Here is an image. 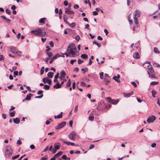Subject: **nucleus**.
<instances>
[{
  "instance_id": "nucleus-64",
  "label": "nucleus",
  "mask_w": 160,
  "mask_h": 160,
  "mask_svg": "<svg viewBox=\"0 0 160 160\" xmlns=\"http://www.w3.org/2000/svg\"><path fill=\"white\" fill-rule=\"evenodd\" d=\"M64 4L65 6H67L68 5V3L67 1H65L64 2Z\"/></svg>"
},
{
  "instance_id": "nucleus-59",
  "label": "nucleus",
  "mask_w": 160,
  "mask_h": 160,
  "mask_svg": "<svg viewBox=\"0 0 160 160\" xmlns=\"http://www.w3.org/2000/svg\"><path fill=\"white\" fill-rule=\"evenodd\" d=\"M92 13H93V15H95V16L97 15L98 14V12L96 11H94Z\"/></svg>"
},
{
  "instance_id": "nucleus-29",
  "label": "nucleus",
  "mask_w": 160,
  "mask_h": 160,
  "mask_svg": "<svg viewBox=\"0 0 160 160\" xmlns=\"http://www.w3.org/2000/svg\"><path fill=\"white\" fill-rule=\"evenodd\" d=\"M148 75H149V76H150V77L151 78H156V77L155 76V75L154 74L152 73V74H151V75L150 72H148Z\"/></svg>"
},
{
  "instance_id": "nucleus-1",
  "label": "nucleus",
  "mask_w": 160,
  "mask_h": 160,
  "mask_svg": "<svg viewBox=\"0 0 160 160\" xmlns=\"http://www.w3.org/2000/svg\"><path fill=\"white\" fill-rule=\"evenodd\" d=\"M12 150L10 147L8 146L6 147L5 156L6 158H9L12 155Z\"/></svg>"
},
{
  "instance_id": "nucleus-60",
  "label": "nucleus",
  "mask_w": 160,
  "mask_h": 160,
  "mask_svg": "<svg viewBox=\"0 0 160 160\" xmlns=\"http://www.w3.org/2000/svg\"><path fill=\"white\" fill-rule=\"evenodd\" d=\"M131 84L134 86L135 88L136 87H137V85L135 82H131Z\"/></svg>"
},
{
  "instance_id": "nucleus-43",
  "label": "nucleus",
  "mask_w": 160,
  "mask_h": 160,
  "mask_svg": "<svg viewBox=\"0 0 160 160\" xmlns=\"http://www.w3.org/2000/svg\"><path fill=\"white\" fill-rule=\"evenodd\" d=\"M19 156V154L17 155L14 156L12 157V159L14 160L15 159L18 158Z\"/></svg>"
},
{
  "instance_id": "nucleus-28",
  "label": "nucleus",
  "mask_w": 160,
  "mask_h": 160,
  "mask_svg": "<svg viewBox=\"0 0 160 160\" xmlns=\"http://www.w3.org/2000/svg\"><path fill=\"white\" fill-rule=\"evenodd\" d=\"M88 69L87 68H82L81 69V71L83 72V73H84L85 72H88Z\"/></svg>"
},
{
  "instance_id": "nucleus-10",
  "label": "nucleus",
  "mask_w": 160,
  "mask_h": 160,
  "mask_svg": "<svg viewBox=\"0 0 160 160\" xmlns=\"http://www.w3.org/2000/svg\"><path fill=\"white\" fill-rule=\"evenodd\" d=\"M31 33L32 35L37 36H39V28H38L35 30H32L31 32Z\"/></svg>"
},
{
  "instance_id": "nucleus-9",
  "label": "nucleus",
  "mask_w": 160,
  "mask_h": 160,
  "mask_svg": "<svg viewBox=\"0 0 160 160\" xmlns=\"http://www.w3.org/2000/svg\"><path fill=\"white\" fill-rule=\"evenodd\" d=\"M39 36H43L46 35V32L43 29L39 28Z\"/></svg>"
},
{
  "instance_id": "nucleus-55",
  "label": "nucleus",
  "mask_w": 160,
  "mask_h": 160,
  "mask_svg": "<svg viewBox=\"0 0 160 160\" xmlns=\"http://www.w3.org/2000/svg\"><path fill=\"white\" fill-rule=\"evenodd\" d=\"M76 59L71 60L70 61V63L72 64H73L74 62H76Z\"/></svg>"
},
{
  "instance_id": "nucleus-25",
  "label": "nucleus",
  "mask_w": 160,
  "mask_h": 160,
  "mask_svg": "<svg viewBox=\"0 0 160 160\" xmlns=\"http://www.w3.org/2000/svg\"><path fill=\"white\" fill-rule=\"evenodd\" d=\"M62 112H61V114L58 115L57 116H55L54 117L55 118L57 119V118H61L62 117Z\"/></svg>"
},
{
  "instance_id": "nucleus-4",
  "label": "nucleus",
  "mask_w": 160,
  "mask_h": 160,
  "mask_svg": "<svg viewBox=\"0 0 160 160\" xmlns=\"http://www.w3.org/2000/svg\"><path fill=\"white\" fill-rule=\"evenodd\" d=\"M76 133L74 131H72L68 135V137L70 139L74 140L76 139Z\"/></svg>"
},
{
  "instance_id": "nucleus-52",
  "label": "nucleus",
  "mask_w": 160,
  "mask_h": 160,
  "mask_svg": "<svg viewBox=\"0 0 160 160\" xmlns=\"http://www.w3.org/2000/svg\"><path fill=\"white\" fill-rule=\"evenodd\" d=\"M5 21L8 24H9L11 21V20L8 19L7 18H6Z\"/></svg>"
},
{
  "instance_id": "nucleus-48",
  "label": "nucleus",
  "mask_w": 160,
  "mask_h": 160,
  "mask_svg": "<svg viewBox=\"0 0 160 160\" xmlns=\"http://www.w3.org/2000/svg\"><path fill=\"white\" fill-rule=\"evenodd\" d=\"M154 52L155 53H159L160 52L158 51V49L157 48H154Z\"/></svg>"
},
{
  "instance_id": "nucleus-41",
  "label": "nucleus",
  "mask_w": 160,
  "mask_h": 160,
  "mask_svg": "<svg viewBox=\"0 0 160 160\" xmlns=\"http://www.w3.org/2000/svg\"><path fill=\"white\" fill-rule=\"evenodd\" d=\"M47 54H48V58H50V57H51L52 55V52H47Z\"/></svg>"
},
{
  "instance_id": "nucleus-7",
  "label": "nucleus",
  "mask_w": 160,
  "mask_h": 160,
  "mask_svg": "<svg viewBox=\"0 0 160 160\" xmlns=\"http://www.w3.org/2000/svg\"><path fill=\"white\" fill-rule=\"evenodd\" d=\"M70 7H68L67 8H66L65 9V13L68 14H74V12L71 10L70 9Z\"/></svg>"
},
{
  "instance_id": "nucleus-3",
  "label": "nucleus",
  "mask_w": 160,
  "mask_h": 160,
  "mask_svg": "<svg viewBox=\"0 0 160 160\" xmlns=\"http://www.w3.org/2000/svg\"><path fill=\"white\" fill-rule=\"evenodd\" d=\"M106 98L109 103L114 105L117 104L119 102V100H114L112 99L110 97H107Z\"/></svg>"
},
{
  "instance_id": "nucleus-6",
  "label": "nucleus",
  "mask_w": 160,
  "mask_h": 160,
  "mask_svg": "<svg viewBox=\"0 0 160 160\" xmlns=\"http://www.w3.org/2000/svg\"><path fill=\"white\" fill-rule=\"evenodd\" d=\"M74 50V49H70V48H67V51L69 53L70 55L71 54L72 57H74L76 54Z\"/></svg>"
},
{
  "instance_id": "nucleus-30",
  "label": "nucleus",
  "mask_w": 160,
  "mask_h": 160,
  "mask_svg": "<svg viewBox=\"0 0 160 160\" xmlns=\"http://www.w3.org/2000/svg\"><path fill=\"white\" fill-rule=\"evenodd\" d=\"M45 18H41L39 20V22L40 23L44 24L45 23V22L44 21V20H45Z\"/></svg>"
},
{
  "instance_id": "nucleus-62",
  "label": "nucleus",
  "mask_w": 160,
  "mask_h": 160,
  "mask_svg": "<svg viewBox=\"0 0 160 160\" xmlns=\"http://www.w3.org/2000/svg\"><path fill=\"white\" fill-rule=\"evenodd\" d=\"M47 49L46 50V52H48L51 49V48L49 46H47L46 47Z\"/></svg>"
},
{
  "instance_id": "nucleus-17",
  "label": "nucleus",
  "mask_w": 160,
  "mask_h": 160,
  "mask_svg": "<svg viewBox=\"0 0 160 160\" xmlns=\"http://www.w3.org/2000/svg\"><path fill=\"white\" fill-rule=\"evenodd\" d=\"M67 24L72 28H74L76 25V24L75 22H72L71 23H70L68 22V23H67Z\"/></svg>"
},
{
  "instance_id": "nucleus-36",
  "label": "nucleus",
  "mask_w": 160,
  "mask_h": 160,
  "mask_svg": "<svg viewBox=\"0 0 160 160\" xmlns=\"http://www.w3.org/2000/svg\"><path fill=\"white\" fill-rule=\"evenodd\" d=\"M71 85V82L70 80L69 79L68 81L67 82L66 86L67 87H69Z\"/></svg>"
},
{
  "instance_id": "nucleus-22",
  "label": "nucleus",
  "mask_w": 160,
  "mask_h": 160,
  "mask_svg": "<svg viewBox=\"0 0 160 160\" xmlns=\"http://www.w3.org/2000/svg\"><path fill=\"white\" fill-rule=\"evenodd\" d=\"M63 153V152L62 151H59L58 153L54 155V156L56 158H58Z\"/></svg>"
},
{
  "instance_id": "nucleus-42",
  "label": "nucleus",
  "mask_w": 160,
  "mask_h": 160,
  "mask_svg": "<svg viewBox=\"0 0 160 160\" xmlns=\"http://www.w3.org/2000/svg\"><path fill=\"white\" fill-rule=\"evenodd\" d=\"M158 82L154 81V82H151L150 83V85H156V84H158Z\"/></svg>"
},
{
  "instance_id": "nucleus-33",
  "label": "nucleus",
  "mask_w": 160,
  "mask_h": 160,
  "mask_svg": "<svg viewBox=\"0 0 160 160\" xmlns=\"http://www.w3.org/2000/svg\"><path fill=\"white\" fill-rule=\"evenodd\" d=\"M113 79L118 83H120V80L117 78V76H114L113 77Z\"/></svg>"
},
{
  "instance_id": "nucleus-32",
  "label": "nucleus",
  "mask_w": 160,
  "mask_h": 160,
  "mask_svg": "<svg viewBox=\"0 0 160 160\" xmlns=\"http://www.w3.org/2000/svg\"><path fill=\"white\" fill-rule=\"evenodd\" d=\"M54 148L56 149V150H58L60 148V146L58 145L57 144L55 143L54 145Z\"/></svg>"
},
{
  "instance_id": "nucleus-5",
  "label": "nucleus",
  "mask_w": 160,
  "mask_h": 160,
  "mask_svg": "<svg viewBox=\"0 0 160 160\" xmlns=\"http://www.w3.org/2000/svg\"><path fill=\"white\" fill-rule=\"evenodd\" d=\"M156 117L154 116L151 115L149 116L147 119V122L149 123H152L155 120Z\"/></svg>"
},
{
  "instance_id": "nucleus-8",
  "label": "nucleus",
  "mask_w": 160,
  "mask_h": 160,
  "mask_svg": "<svg viewBox=\"0 0 160 160\" xmlns=\"http://www.w3.org/2000/svg\"><path fill=\"white\" fill-rule=\"evenodd\" d=\"M66 122H63L59 124L58 125L57 127H56L55 129H59L63 127L64 126L66 125Z\"/></svg>"
},
{
  "instance_id": "nucleus-20",
  "label": "nucleus",
  "mask_w": 160,
  "mask_h": 160,
  "mask_svg": "<svg viewBox=\"0 0 160 160\" xmlns=\"http://www.w3.org/2000/svg\"><path fill=\"white\" fill-rule=\"evenodd\" d=\"M133 57L134 58L138 59L140 58V56L138 52H135L133 55Z\"/></svg>"
},
{
  "instance_id": "nucleus-63",
  "label": "nucleus",
  "mask_w": 160,
  "mask_h": 160,
  "mask_svg": "<svg viewBox=\"0 0 160 160\" xmlns=\"http://www.w3.org/2000/svg\"><path fill=\"white\" fill-rule=\"evenodd\" d=\"M85 28L86 29H87L88 30H89V25L88 24H87L85 25Z\"/></svg>"
},
{
  "instance_id": "nucleus-56",
  "label": "nucleus",
  "mask_w": 160,
  "mask_h": 160,
  "mask_svg": "<svg viewBox=\"0 0 160 160\" xmlns=\"http://www.w3.org/2000/svg\"><path fill=\"white\" fill-rule=\"evenodd\" d=\"M75 39L77 41H79V40L80 39V38L79 36L78 35L76 37Z\"/></svg>"
},
{
  "instance_id": "nucleus-39",
  "label": "nucleus",
  "mask_w": 160,
  "mask_h": 160,
  "mask_svg": "<svg viewBox=\"0 0 160 160\" xmlns=\"http://www.w3.org/2000/svg\"><path fill=\"white\" fill-rule=\"evenodd\" d=\"M15 112L13 111L12 112H11L9 113V115L11 117H13L14 116Z\"/></svg>"
},
{
  "instance_id": "nucleus-45",
  "label": "nucleus",
  "mask_w": 160,
  "mask_h": 160,
  "mask_svg": "<svg viewBox=\"0 0 160 160\" xmlns=\"http://www.w3.org/2000/svg\"><path fill=\"white\" fill-rule=\"evenodd\" d=\"M63 143L67 144L68 145H70V142H67L65 141H64L63 142Z\"/></svg>"
},
{
  "instance_id": "nucleus-49",
  "label": "nucleus",
  "mask_w": 160,
  "mask_h": 160,
  "mask_svg": "<svg viewBox=\"0 0 160 160\" xmlns=\"http://www.w3.org/2000/svg\"><path fill=\"white\" fill-rule=\"evenodd\" d=\"M6 13L9 15H10L11 14V12L8 9H7L6 10Z\"/></svg>"
},
{
  "instance_id": "nucleus-51",
  "label": "nucleus",
  "mask_w": 160,
  "mask_h": 160,
  "mask_svg": "<svg viewBox=\"0 0 160 160\" xmlns=\"http://www.w3.org/2000/svg\"><path fill=\"white\" fill-rule=\"evenodd\" d=\"M49 44L51 47H52L54 46V43L52 41L50 42Z\"/></svg>"
},
{
  "instance_id": "nucleus-57",
  "label": "nucleus",
  "mask_w": 160,
  "mask_h": 160,
  "mask_svg": "<svg viewBox=\"0 0 160 160\" xmlns=\"http://www.w3.org/2000/svg\"><path fill=\"white\" fill-rule=\"evenodd\" d=\"M42 93H43V91L42 90H40L39 91L37 92V94L38 95H40V94L41 95L42 94Z\"/></svg>"
},
{
  "instance_id": "nucleus-38",
  "label": "nucleus",
  "mask_w": 160,
  "mask_h": 160,
  "mask_svg": "<svg viewBox=\"0 0 160 160\" xmlns=\"http://www.w3.org/2000/svg\"><path fill=\"white\" fill-rule=\"evenodd\" d=\"M131 14H130L129 15V16L128 17V21H129V23L131 24L132 23V20L131 19H130L131 17L130 15Z\"/></svg>"
},
{
  "instance_id": "nucleus-13",
  "label": "nucleus",
  "mask_w": 160,
  "mask_h": 160,
  "mask_svg": "<svg viewBox=\"0 0 160 160\" xmlns=\"http://www.w3.org/2000/svg\"><path fill=\"white\" fill-rule=\"evenodd\" d=\"M10 49L11 52L13 53L16 54L17 53H18L16 48L15 47L12 46H11L10 47Z\"/></svg>"
},
{
  "instance_id": "nucleus-40",
  "label": "nucleus",
  "mask_w": 160,
  "mask_h": 160,
  "mask_svg": "<svg viewBox=\"0 0 160 160\" xmlns=\"http://www.w3.org/2000/svg\"><path fill=\"white\" fill-rule=\"evenodd\" d=\"M63 19L64 21L65 22L66 24L68 23V22L66 21L67 20V16L66 15H63Z\"/></svg>"
},
{
  "instance_id": "nucleus-53",
  "label": "nucleus",
  "mask_w": 160,
  "mask_h": 160,
  "mask_svg": "<svg viewBox=\"0 0 160 160\" xmlns=\"http://www.w3.org/2000/svg\"><path fill=\"white\" fill-rule=\"evenodd\" d=\"M83 62V61L80 59H79L78 60V62L79 64H81Z\"/></svg>"
},
{
  "instance_id": "nucleus-31",
  "label": "nucleus",
  "mask_w": 160,
  "mask_h": 160,
  "mask_svg": "<svg viewBox=\"0 0 160 160\" xmlns=\"http://www.w3.org/2000/svg\"><path fill=\"white\" fill-rule=\"evenodd\" d=\"M50 88V86L47 85H45L44 86L43 88L46 90H48Z\"/></svg>"
},
{
  "instance_id": "nucleus-11",
  "label": "nucleus",
  "mask_w": 160,
  "mask_h": 160,
  "mask_svg": "<svg viewBox=\"0 0 160 160\" xmlns=\"http://www.w3.org/2000/svg\"><path fill=\"white\" fill-rule=\"evenodd\" d=\"M60 74V76L59 78L61 80H62L65 78L66 74L63 70H62Z\"/></svg>"
},
{
  "instance_id": "nucleus-16",
  "label": "nucleus",
  "mask_w": 160,
  "mask_h": 160,
  "mask_svg": "<svg viewBox=\"0 0 160 160\" xmlns=\"http://www.w3.org/2000/svg\"><path fill=\"white\" fill-rule=\"evenodd\" d=\"M148 68L149 70V72L151 73V74L153 73H154V70L152 68V66L151 65H148Z\"/></svg>"
},
{
  "instance_id": "nucleus-37",
  "label": "nucleus",
  "mask_w": 160,
  "mask_h": 160,
  "mask_svg": "<svg viewBox=\"0 0 160 160\" xmlns=\"http://www.w3.org/2000/svg\"><path fill=\"white\" fill-rule=\"evenodd\" d=\"M44 70V67H42L40 70L41 75H42L43 74Z\"/></svg>"
},
{
  "instance_id": "nucleus-61",
  "label": "nucleus",
  "mask_w": 160,
  "mask_h": 160,
  "mask_svg": "<svg viewBox=\"0 0 160 160\" xmlns=\"http://www.w3.org/2000/svg\"><path fill=\"white\" fill-rule=\"evenodd\" d=\"M59 73L58 72L57 74L55 76L54 78L55 79H57L59 77Z\"/></svg>"
},
{
  "instance_id": "nucleus-26",
  "label": "nucleus",
  "mask_w": 160,
  "mask_h": 160,
  "mask_svg": "<svg viewBox=\"0 0 160 160\" xmlns=\"http://www.w3.org/2000/svg\"><path fill=\"white\" fill-rule=\"evenodd\" d=\"M93 44H95L99 48H100L101 47V45L100 44L98 43L97 41H94L93 42Z\"/></svg>"
},
{
  "instance_id": "nucleus-18",
  "label": "nucleus",
  "mask_w": 160,
  "mask_h": 160,
  "mask_svg": "<svg viewBox=\"0 0 160 160\" xmlns=\"http://www.w3.org/2000/svg\"><path fill=\"white\" fill-rule=\"evenodd\" d=\"M13 122L16 124H19L20 122V120L19 118H13Z\"/></svg>"
},
{
  "instance_id": "nucleus-24",
  "label": "nucleus",
  "mask_w": 160,
  "mask_h": 160,
  "mask_svg": "<svg viewBox=\"0 0 160 160\" xmlns=\"http://www.w3.org/2000/svg\"><path fill=\"white\" fill-rule=\"evenodd\" d=\"M54 73L52 72H49L48 74V76L50 78H52Z\"/></svg>"
},
{
  "instance_id": "nucleus-14",
  "label": "nucleus",
  "mask_w": 160,
  "mask_h": 160,
  "mask_svg": "<svg viewBox=\"0 0 160 160\" xmlns=\"http://www.w3.org/2000/svg\"><path fill=\"white\" fill-rule=\"evenodd\" d=\"M68 48H70V49H74L76 50V48L75 45L74 43H71L70 44Z\"/></svg>"
},
{
  "instance_id": "nucleus-21",
  "label": "nucleus",
  "mask_w": 160,
  "mask_h": 160,
  "mask_svg": "<svg viewBox=\"0 0 160 160\" xmlns=\"http://www.w3.org/2000/svg\"><path fill=\"white\" fill-rule=\"evenodd\" d=\"M61 87V86L58 82L56 84L53 86V88H54L58 89L60 88Z\"/></svg>"
},
{
  "instance_id": "nucleus-58",
  "label": "nucleus",
  "mask_w": 160,
  "mask_h": 160,
  "mask_svg": "<svg viewBox=\"0 0 160 160\" xmlns=\"http://www.w3.org/2000/svg\"><path fill=\"white\" fill-rule=\"evenodd\" d=\"M16 8V7L14 5H13L11 6V9L13 10H14Z\"/></svg>"
},
{
  "instance_id": "nucleus-15",
  "label": "nucleus",
  "mask_w": 160,
  "mask_h": 160,
  "mask_svg": "<svg viewBox=\"0 0 160 160\" xmlns=\"http://www.w3.org/2000/svg\"><path fill=\"white\" fill-rule=\"evenodd\" d=\"M60 56V55H59L58 54H57L55 56H54L51 59V60L49 61V63H51L53 62V61L57 58L58 57H59Z\"/></svg>"
},
{
  "instance_id": "nucleus-46",
  "label": "nucleus",
  "mask_w": 160,
  "mask_h": 160,
  "mask_svg": "<svg viewBox=\"0 0 160 160\" xmlns=\"http://www.w3.org/2000/svg\"><path fill=\"white\" fill-rule=\"evenodd\" d=\"M43 94H42L40 96H36L35 97V98H42L43 97Z\"/></svg>"
},
{
  "instance_id": "nucleus-54",
  "label": "nucleus",
  "mask_w": 160,
  "mask_h": 160,
  "mask_svg": "<svg viewBox=\"0 0 160 160\" xmlns=\"http://www.w3.org/2000/svg\"><path fill=\"white\" fill-rule=\"evenodd\" d=\"M94 117L92 116H91L89 117V120L92 121L93 120Z\"/></svg>"
},
{
  "instance_id": "nucleus-19",
  "label": "nucleus",
  "mask_w": 160,
  "mask_h": 160,
  "mask_svg": "<svg viewBox=\"0 0 160 160\" xmlns=\"http://www.w3.org/2000/svg\"><path fill=\"white\" fill-rule=\"evenodd\" d=\"M31 96H32V94L29 93L27 95L26 97L25 98V100H29L31 99Z\"/></svg>"
},
{
  "instance_id": "nucleus-2",
  "label": "nucleus",
  "mask_w": 160,
  "mask_h": 160,
  "mask_svg": "<svg viewBox=\"0 0 160 160\" xmlns=\"http://www.w3.org/2000/svg\"><path fill=\"white\" fill-rule=\"evenodd\" d=\"M134 22L135 24L137 25L138 24V18L140 16V12L138 10H137L134 12Z\"/></svg>"
},
{
  "instance_id": "nucleus-34",
  "label": "nucleus",
  "mask_w": 160,
  "mask_h": 160,
  "mask_svg": "<svg viewBox=\"0 0 160 160\" xmlns=\"http://www.w3.org/2000/svg\"><path fill=\"white\" fill-rule=\"evenodd\" d=\"M104 81L106 82L105 84L106 85H107L110 82L109 80L106 78H104Z\"/></svg>"
},
{
  "instance_id": "nucleus-47",
  "label": "nucleus",
  "mask_w": 160,
  "mask_h": 160,
  "mask_svg": "<svg viewBox=\"0 0 160 160\" xmlns=\"http://www.w3.org/2000/svg\"><path fill=\"white\" fill-rule=\"evenodd\" d=\"M14 77H15L16 76H17L18 74V71H14L13 73Z\"/></svg>"
},
{
  "instance_id": "nucleus-44",
  "label": "nucleus",
  "mask_w": 160,
  "mask_h": 160,
  "mask_svg": "<svg viewBox=\"0 0 160 160\" xmlns=\"http://www.w3.org/2000/svg\"><path fill=\"white\" fill-rule=\"evenodd\" d=\"M104 73L103 72H100L99 73V75L100 76V78L101 79H102L103 78V76Z\"/></svg>"
},
{
  "instance_id": "nucleus-35",
  "label": "nucleus",
  "mask_w": 160,
  "mask_h": 160,
  "mask_svg": "<svg viewBox=\"0 0 160 160\" xmlns=\"http://www.w3.org/2000/svg\"><path fill=\"white\" fill-rule=\"evenodd\" d=\"M157 93V92L156 91H155L154 90H152V95L153 97L155 98V94Z\"/></svg>"
},
{
  "instance_id": "nucleus-50",
  "label": "nucleus",
  "mask_w": 160,
  "mask_h": 160,
  "mask_svg": "<svg viewBox=\"0 0 160 160\" xmlns=\"http://www.w3.org/2000/svg\"><path fill=\"white\" fill-rule=\"evenodd\" d=\"M159 64L157 63H153V66L155 67H158Z\"/></svg>"
},
{
  "instance_id": "nucleus-12",
  "label": "nucleus",
  "mask_w": 160,
  "mask_h": 160,
  "mask_svg": "<svg viewBox=\"0 0 160 160\" xmlns=\"http://www.w3.org/2000/svg\"><path fill=\"white\" fill-rule=\"evenodd\" d=\"M42 81L43 82L46 83L47 82H48V84L50 85H51L52 84V81L51 79L48 80V78L46 77L45 78H44L42 79Z\"/></svg>"
},
{
  "instance_id": "nucleus-27",
  "label": "nucleus",
  "mask_w": 160,
  "mask_h": 160,
  "mask_svg": "<svg viewBox=\"0 0 160 160\" xmlns=\"http://www.w3.org/2000/svg\"><path fill=\"white\" fill-rule=\"evenodd\" d=\"M81 57L83 58L87 59L88 58V56L87 55L83 54L81 55Z\"/></svg>"
},
{
  "instance_id": "nucleus-23",
  "label": "nucleus",
  "mask_w": 160,
  "mask_h": 160,
  "mask_svg": "<svg viewBox=\"0 0 160 160\" xmlns=\"http://www.w3.org/2000/svg\"><path fill=\"white\" fill-rule=\"evenodd\" d=\"M133 94V92H132L128 93H124V95L125 97L128 98L130 97L131 95H132Z\"/></svg>"
}]
</instances>
